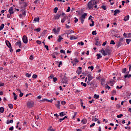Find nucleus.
<instances>
[{"mask_svg": "<svg viewBox=\"0 0 131 131\" xmlns=\"http://www.w3.org/2000/svg\"><path fill=\"white\" fill-rule=\"evenodd\" d=\"M98 4V2L96 0H91L88 4V7L89 10H93L94 6Z\"/></svg>", "mask_w": 131, "mask_h": 131, "instance_id": "f257e3e1", "label": "nucleus"}, {"mask_svg": "<svg viewBox=\"0 0 131 131\" xmlns=\"http://www.w3.org/2000/svg\"><path fill=\"white\" fill-rule=\"evenodd\" d=\"M101 53L103 54V56H107V55H110L111 54L110 50L108 49H105V50L102 49L101 51Z\"/></svg>", "mask_w": 131, "mask_h": 131, "instance_id": "f03ea898", "label": "nucleus"}, {"mask_svg": "<svg viewBox=\"0 0 131 131\" xmlns=\"http://www.w3.org/2000/svg\"><path fill=\"white\" fill-rule=\"evenodd\" d=\"M27 106L28 108H32L34 106V102L33 101H30L27 103Z\"/></svg>", "mask_w": 131, "mask_h": 131, "instance_id": "7ed1b4c3", "label": "nucleus"}, {"mask_svg": "<svg viewBox=\"0 0 131 131\" xmlns=\"http://www.w3.org/2000/svg\"><path fill=\"white\" fill-rule=\"evenodd\" d=\"M23 41L24 43H27V42H28V39H27V36H26V35L23 36Z\"/></svg>", "mask_w": 131, "mask_h": 131, "instance_id": "20e7f679", "label": "nucleus"}, {"mask_svg": "<svg viewBox=\"0 0 131 131\" xmlns=\"http://www.w3.org/2000/svg\"><path fill=\"white\" fill-rule=\"evenodd\" d=\"M60 17H61V14L57 13L54 16V20H59L60 19Z\"/></svg>", "mask_w": 131, "mask_h": 131, "instance_id": "39448f33", "label": "nucleus"}, {"mask_svg": "<svg viewBox=\"0 0 131 131\" xmlns=\"http://www.w3.org/2000/svg\"><path fill=\"white\" fill-rule=\"evenodd\" d=\"M9 13L10 15H13V14H14V9H13V7H11L9 8Z\"/></svg>", "mask_w": 131, "mask_h": 131, "instance_id": "423d86ee", "label": "nucleus"}, {"mask_svg": "<svg viewBox=\"0 0 131 131\" xmlns=\"http://www.w3.org/2000/svg\"><path fill=\"white\" fill-rule=\"evenodd\" d=\"M88 80H89V81H91L92 80V79H93V77L92 76V74H89L88 75Z\"/></svg>", "mask_w": 131, "mask_h": 131, "instance_id": "0eeeda50", "label": "nucleus"}, {"mask_svg": "<svg viewBox=\"0 0 131 131\" xmlns=\"http://www.w3.org/2000/svg\"><path fill=\"white\" fill-rule=\"evenodd\" d=\"M53 31L55 33H56L57 34H58V33H59V32H60V28H58L57 30L54 28L53 29Z\"/></svg>", "mask_w": 131, "mask_h": 131, "instance_id": "6e6552de", "label": "nucleus"}, {"mask_svg": "<svg viewBox=\"0 0 131 131\" xmlns=\"http://www.w3.org/2000/svg\"><path fill=\"white\" fill-rule=\"evenodd\" d=\"M22 43L21 42V41H18V42H16L15 43V46H19V48H21V47H22Z\"/></svg>", "mask_w": 131, "mask_h": 131, "instance_id": "1a4fd4ad", "label": "nucleus"}, {"mask_svg": "<svg viewBox=\"0 0 131 131\" xmlns=\"http://www.w3.org/2000/svg\"><path fill=\"white\" fill-rule=\"evenodd\" d=\"M114 16H116V15H117V14H119L120 13V10H118V9H117V10H115L114 12Z\"/></svg>", "mask_w": 131, "mask_h": 131, "instance_id": "9d476101", "label": "nucleus"}, {"mask_svg": "<svg viewBox=\"0 0 131 131\" xmlns=\"http://www.w3.org/2000/svg\"><path fill=\"white\" fill-rule=\"evenodd\" d=\"M57 103L55 104V106L58 108V109H60V101H57Z\"/></svg>", "mask_w": 131, "mask_h": 131, "instance_id": "9b49d317", "label": "nucleus"}, {"mask_svg": "<svg viewBox=\"0 0 131 131\" xmlns=\"http://www.w3.org/2000/svg\"><path fill=\"white\" fill-rule=\"evenodd\" d=\"M88 122V120L86 119H83L81 121V123L83 124H86V123Z\"/></svg>", "mask_w": 131, "mask_h": 131, "instance_id": "f8f14e48", "label": "nucleus"}, {"mask_svg": "<svg viewBox=\"0 0 131 131\" xmlns=\"http://www.w3.org/2000/svg\"><path fill=\"white\" fill-rule=\"evenodd\" d=\"M6 44L7 47H8V48H11V47H12V45H11V43H10V42L8 40L6 41Z\"/></svg>", "mask_w": 131, "mask_h": 131, "instance_id": "ddd939ff", "label": "nucleus"}, {"mask_svg": "<svg viewBox=\"0 0 131 131\" xmlns=\"http://www.w3.org/2000/svg\"><path fill=\"white\" fill-rule=\"evenodd\" d=\"M128 20H129V15H127V16H125V17L124 18V21L126 22V21H128Z\"/></svg>", "mask_w": 131, "mask_h": 131, "instance_id": "4468645a", "label": "nucleus"}, {"mask_svg": "<svg viewBox=\"0 0 131 131\" xmlns=\"http://www.w3.org/2000/svg\"><path fill=\"white\" fill-rule=\"evenodd\" d=\"M91 22H92V24H90V26L91 27H93V26H95V21H94L93 19H91Z\"/></svg>", "mask_w": 131, "mask_h": 131, "instance_id": "2eb2a0df", "label": "nucleus"}, {"mask_svg": "<svg viewBox=\"0 0 131 131\" xmlns=\"http://www.w3.org/2000/svg\"><path fill=\"white\" fill-rule=\"evenodd\" d=\"M101 83L102 85H104V84H105V78L101 79Z\"/></svg>", "mask_w": 131, "mask_h": 131, "instance_id": "dca6fc26", "label": "nucleus"}, {"mask_svg": "<svg viewBox=\"0 0 131 131\" xmlns=\"http://www.w3.org/2000/svg\"><path fill=\"white\" fill-rule=\"evenodd\" d=\"M86 16H88V14L84 13L81 15V18H82L83 19H85V17H86Z\"/></svg>", "mask_w": 131, "mask_h": 131, "instance_id": "f3484780", "label": "nucleus"}, {"mask_svg": "<svg viewBox=\"0 0 131 131\" xmlns=\"http://www.w3.org/2000/svg\"><path fill=\"white\" fill-rule=\"evenodd\" d=\"M67 18H68V17L64 16V17L61 20V23H64V22H65V21H66Z\"/></svg>", "mask_w": 131, "mask_h": 131, "instance_id": "a211bd4d", "label": "nucleus"}, {"mask_svg": "<svg viewBox=\"0 0 131 131\" xmlns=\"http://www.w3.org/2000/svg\"><path fill=\"white\" fill-rule=\"evenodd\" d=\"M122 45V43H121V41H119L117 43L118 48H119V47H121Z\"/></svg>", "mask_w": 131, "mask_h": 131, "instance_id": "6ab92c4d", "label": "nucleus"}, {"mask_svg": "<svg viewBox=\"0 0 131 131\" xmlns=\"http://www.w3.org/2000/svg\"><path fill=\"white\" fill-rule=\"evenodd\" d=\"M13 95L14 96V100H17V99H18V96L16 95V93H15L14 92L13 93Z\"/></svg>", "mask_w": 131, "mask_h": 131, "instance_id": "aec40b11", "label": "nucleus"}, {"mask_svg": "<svg viewBox=\"0 0 131 131\" xmlns=\"http://www.w3.org/2000/svg\"><path fill=\"white\" fill-rule=\"evenodd\" d=\"M62 39H63L62 36H61L60 35L58 36V39L57 40V41H58V42H61V40H62Z\"/></svg>", "mask_w": 131, "mask_h": 131, "instance_id": "412c9836", "label": "nucleus"}, {"mask_svg": "<svg viewBox=\"0 0 131 131\" xmlns=\"http://www.w3.org/2000/svg\"><path fill=\"white\" fill-rule=\"evenodd\" d=\"M48 131H55V130H56V129L52 128V127L51 126H50V127L48 129Z\"/></svg>", "mask_w": 131, "mask_h": 131, "instance_id": "4be33fe9", "label": "nucleus"}, {"mask_svg": "<svg viewBox=\"0 0 131 131\" xmlns=\"http://www.w3.org/2000/svg\"><path fill=\"white\" fill-rule=\"evenodd\" d=\"M34 22H39V17H36L34 19Z\"/></svg>", "mask_w": 131, "mask_h": 131, "instance_id": "5701e85b", "label": "nucleus"}, {"mask_svg": "<svg viewBox=\"0 0 131 131\" xmlns=\"http://www.w3.org/2000/svg\"><path fill=\"white\" fill-rule=\"evenodd\" d=\"M4 111H5V108L3 107H0V112H1V113H4Z\"/></svg>", "mask_w": 131, "mask_h": 131, "instance_id": "b1692460", "label": "nucleus"}, {"mask_svg": "<svg viewBox=\"0 0 131 131\" xmlns=\"http://www.w3.org/2000/svg\"><path fill=\"white\" fill-rule=\"evenodd\" d=\"M40 102H51V101H50L49 100H48L46 98L40 100Z\"/></svg>", "mask_w": 131, "mask_h": 131, "instance_id": "393cba45", "label": "nucleus"}, {"mask_svg": "<svg viewBox=\"0 0 131 131\" xmlns=\"http://www.w3.org/2000/svg\"><path fill=\"white\" fill-rule=\"evenodd\" d=\"M96 56H97V60H99V59H100V58H102V56L101 54H97Z\"/></svg>", "mask_w": 131, "mask_h": 131, "instance_id": "a878e982", "label": "nucleus"}, {"mask_svg": "<svg viewBox=\"0 0 131 131\" xmlns=\"http://www.w3.org/2000/svg\"><path fill=\"white\" fill-rule=\"evenodd\" d=\"M77 38L75 37V36H72L71 37H70V39L71 40H73V39H77Z\"/></svg>", "mask_w": 131, "mask_h": 131, "instance_id": "bb28decb", "label": "nucleus"}, {"mask_svg": "<svg viewBox=\"0 0 131 131\" xmlns=\"http://www.w3.org/2000/svg\"><path fill=\"white\" fill-rule=\"evenodd\" d=\"M59 114H60L59 115L60 116H65V115H66V114H65V113L63 112L60 113Z\"/></svg>", "mask_w": 131, "mask_h": 131, "instance_id": "cd10ccee", "label": "nucleus"}, {"mask_svg": "<svg viewBox=\"0 0 131 131\" xmlns=\"http://www.w3.org/2000/svg\"><path fill=\"white\" fill-rule=\"evenodd\" d=\"M4 27H5V25L4 24H2L0 26V31L3 30V29H4Z\"/></svg>", "mask_w": 131, "mask_h": 131, "instance_id": "c85d7f7f", "label": "nucleus"}, {"mask_svg": "<svg viewBox=\"0 0 131 131\" xmlns=\"http://www.w3.org/2000/svg\"><path fill=\"white\" fill-rule=\"evenodd\" d=\"M124 77H125V78H130V77H131V75L130 74H129V75H127V74H126V75H125L124 76Z\"/></svg>", "mask_w": 131, "mask_h": 131, "instance_id": "c756f323", "label": "nucleus"}, {"mask_svg": "<svg viewBox=\"0 0 131 131\" xmlns=\"http://www.w3.org/2000/svg\"><path fill=\"white\" fill-rule=\"evenodd\" d=\"M81 85H82L83 86H84V88H86V83H83V82H81Z\"/></svg>", "mask_w": 131, "mask_h": 131, "instance_id": "7c9ffc66", "label": "nucleus"}, {"mask_svg": "<svg viewBox=\"0 0 131 131\" xmlns=\"http://www.w3.org/2000/svg\"><path fill=\"white\" fill-rule=\"evenodd\" d=\"M53 11H54V13L55 14H56V13H57V11H58V7H55V8L54 9Z\"/></svg>", "mask_w": 131, "mask_h": 131, "instance_id": "2f4dec72", "label": "nucleus"}, {"mask_svg": "<svg viewBox=\"0 0 131 131\" xmlns=\"http://www.w3.org/2000/svg\"><path fill=\"white\" fill-rule=\"evenodd\" d=\"M94 98L95 99H99V98H100V96H99V95L95 94Z\"/></svg>", "mask_w": 131, "mask_h": 131, "instance_id": "473e14b6", "label": "nucleus"}, {"mask_svg": "<svg viewBox=\"0 0 131 131\" xmlns=\"http://www.w3.org/2000/svg\"><path fill=\"white\" fill-rule=\"evenodd\" d=\"M26 76L27 77H31V74L26 73Z\"/></svg>", "mask_w": 131, "mask_h": 131, "instance_id": "72a5a7b5", "label": "nucleus"}, {"mask_svg": "<svg viewBox=\"0 0 131 131\" xmlns=\"http://www.w3.org/2000/svg\"><path fill=\"white\" fill-rule=\"evenodd\" d=\"M40 30H41V29L39 28L34 29V31H37V32H39V31H40Z\"/></svg>", "mask_w": 131, "mask_h": 131, "instance_id": "f704fd0d", "label": "nucleus"}, {"mask_svg": "<svg viewBox=\"0 0 131 131\" xmlns=\"http://www.w3.org/2000/svg\"><path fill=\"white\" fill-rule=\"evenodd\" d=\"M92 34L93 35H97V32H96V31H93L92 33Z\"/></svg>", "mask_w": 131, "mask_h": 131, "instance_id": "c9c22d12", "label": "nucleus"}, {"mask_svg": "<svg viewBox=\"0 0 131 131\" xmlns=\"http://www.w3.org/2000/svg\"><path fill=\"white\" fill-rule=\"evenodd\" d=\"M130 41H131V39H126V42H127V45H129V42H130Z\"/></svg>", "mask_w": 131, "mask_h": 131, "instance_id": "e433bc0d", "label": "nucleus"}, {"mask_svg": "<svg viewBox=\"0 0 131 131\" xmlns=\"http://www.w3.org/2000/svg\"><path fill=\"white\" fill-rule=\"evenodd\" d=\"M95 45L96 46H101V43L98 41H96V42L95 43Z\"/></svg>", "mask_w": 131, "mask_h": 131, "instance_id": "4c0bfd02", "label": "nucleus"}, {"mask_svg": "<svg viewBox=\"0 0 131 131\" xmlns=\"http://www.w3.org/2000/svg\"><path fill=\"white\" fill-rule=\"evenodd\" d=\"M8 106L10 109H13V105L12 104H9Z\"/></svg>", "mask_w": 131, "mask_h": 131, "instance_id": "58836bf2", "label": "nucleus"}, {"mask_svg": "<svg viewBox=\"0 0 131 131\" xmlns=\"http://www.w3.org/2000/svg\"><path fill=\"white\" fill-rule=\"evenodd\" d=\"M82 69V68L79 67L78 68V70L76 71V72H77V71H81V70Z\"/></svg>", "mask_w": 131, "mask_h": 131, "instance_id": "ea45409f", "label": "nucleus"}, {"mask_svg": "<svg viewBox=\"0 0 131 131\" xmlns=\"http://www.w3.org/2000/svg\"><path fill=\"white\" fill-rule=\"evenodd\" d=\"M74 62H75V63H78V62H79V61L78 60V59H77V58H75L74 59Z\"/></svg>", "mask_w": 131, "mask_h": 131, "instance_id": "a19ab883", "label": "nucleus"}, {"mask_svg": "<svg viewBox=\"0 0 131 131\" xmlns=\"http://www.w3.org/2000/svg\"><path fill=\"white\" fill-rule=\"evenodd\" d=\"M116 94V90H113L112 92L113 96H114Z\"/></svg>", "mask_w": 131, "mask_h": 131, "instance_id": "79ce46f5", "label": "nucleus"}, {"mask_svg": "<svg viewBox=\"0 0 131 131\" xmlns=\"http://www.w3.org/2000/svg\"><path fill=\"white\" fill-rule=\"evenodd\" d=\"M101 8L104 10V11H105V10H107V8L105 6H101Z\"/></svg>", "mask_w": 131, "mask_h": 131, "instance_id": "37998d69", "label": "nucleus"}, {"mask_svg": "<svg viewBox=\"0 0 131 131\" xmlns=\"http://www.w3.org/2000/svg\"><path fill=\"white\" fill-rule=\"evenodd\" d=\"M89 69H91L92 71H93V70H94V66H92L91 67H88Z\"/></svg>", "mask_w": 131, "mask_h": 131, "instance_id": "c03bdc74", "label": "nucleus"}, {"mask_svg": "<svg viewBox=\"0 0 131 131\" xmlns=\"http://www.w3.org/2000/svg\"><path fill=\"white\" fill-rule=\"evenodd\" d=\"M32 77H33V78H34V79L37 78V75H36V74H34V75H33Z\"/></svg>", "mask_w": 131, "mask_h": 131, "instance_id": "a18cd8bd", "label": "nucleus"}, {"mask_svg": "<svg viewBox=\"0 0 131 131\" xmlns=\"http://www.w3.org/2000/svg\"><path fill=\"white\" fill-rule=\"evenodd\" d=\"M78 45H81V46H83V45H84V43H83V42L82 41H81V42H78Z\"/></svg>", "mask_w": 131, "mask_h": 131, "instance_id": "49530a36", "label": "nucleus"}, {"mask_svg": "<svg viewBox=\"0 0 131 131\" xmlns=\"http://www.w3.org/2000/svg\"><path fill=\"white\" fill-rule=\"evenodd\" d=\"M110 45H115V42H114V40H112L111 41Z\"/></svg>", "mask_w": 131, "mask_h": 131, "instance_id": "de8ad7c7", "label": "nucleus"}, {"mask_svg": "<svg viewBox=\"0 0 131 131\" xmlns=\"http://www.w3.org/2000/svg\"><path fill=\"white\" fill-rule=\"evenodd\" d=\"M122 116H123V115L122 114H120L119 115L117 116V118H121V117H122Z\"/></svg>", "mask_w": 131, "mask_h": 131, "instance_id": "09e8293b", "label": "nucleus"}, {"mask_svg": "<svg viewBox=\"0 0 131 131\" xmlns=\"http://www.w3.org/2000/svg\"><path fill=\"white\" fill-rule=\"evenodd\" d=\"M58 80V79L56 77L53 78L54 82H56Z\"/></svg>", "mask_w": 131, "mask_h": 131, "instance_id": "8fccbe9b", "label": "nucleus"}, {"mask_svg": "<svg viewBox=\"0 0 131 131\" xmlns=\"http://www.w3.org/2000/svg\"><path fill=\"white\" fill-rule=\"evenodd\" d=\"M36 43H38V45H41V41H39V40H37L36 41Z\"/></svg>", "mask_w": 131, "mask_h": 131, "instance_id": "3c124183", "label": "nucleus"}, {"mask_svg": "<svg viewBox=\"0 0 131 131\" xmlns=\"http://www.w3.org/2000/svg\"><path fill=\"white\" fill-rule=\"evenodd\" d=\"M60 53H61V54H66V53H65V51H64L63 50H60Z\"/></svg>", "mask_w": 131, "mask_h": 131, "instance_id": "603ef678", "label": "nucleus"}, {"mask_svg": "<svg viewBox=\"0 0 131 131\" xmlns=\"http://www.w3.org/2000/svg\"><path fill=\"white\" fill-rule=\"evenodd\" d=\"M23 95H24L23 93L20 92V94H19L20 98H22V97H23Z\"/></svg>", "mask_w": 131, "mask_h": 131, "instance_id": "864d4df0", "label": "nucleus"}, {"mask_svg": "<svg viewBox=\"0 0 131 131\" xmlns=\"http://www.w3.org/2000/svg\"><path fill=\"white\" fill-rule=\"evenodd\" d=\"M81 107H82V108H83V109H85V106H83V102H81Z\"/></svg>", "mask_w": 131, "mask_h": 131, "instance_id": "5fc2aeb1", "label": "nucleus"}, {"mask_svg": "<svg viewBox=\"0 0 131 131\" xmlns=\"http://www.w3.org/2000/svg\"><path fill=\"white\" fill-rule=\"evenodd\" d=\"M126 72V68H124L122 70V73H125Z\"/></svg>", "mask_w": 131, "mask_h": 131, "instance_id": "6e6d98bb", "label": "nucleus"}, {"mask_svg": "<svg viewBox=\"0 0 131 131\" xmlns=\"http://www.w3.org/2000/svg\"><path fill=\"white\" fill-rule=\"evenodd\" d=\"M74 19H75V20H74L75 23H77V22H78V19H77V18L74 17Z\"/></svg>", "mask_w": 131, "mask_h": 131, "instance_id": "4d7b16f0", "label": "nucleus"}, {"mask_svg": "<svg viewBox=\"0 0 131 131\" xmlns=\"http://www.w3.org/2000/svg\"><path fill=\"white\" fill-rule=\"evenodd\" d=\"M9 130H14V126H11L9 128Z\"/></svg>", "mask_w": 131, "mask_h": 131, "instance_id": "13d9d810", "label": "nucleus"}, {"mask_svg": "<svg viewBox=\"0 0 131 131\" xmlns=\"http://www.w3.org/2000/svg\"><path fill=\"white\" fill-rule=\"evenodd\" d=\"M45 46V48H46V50H47V51H49V46H48V45H45V46Z\"/></svg>", "mask_w": 131, "mask_h": 131, "instance_id": "bf43d9fd", "label": "nucleus"}, {"mask_svg": "<svg viewBox=\"0 0 131 131\" xmlns=\"http://www.w3.org/2000/svg\"><path fill=\"white\" fill-rule=\"evenodd\" d=\"M61 103L62 104V105H65V104H66V101H62Z\"/></svg>", "mask_w": 131, "mask_h": 131, "instance_id": "052dcab7", "label": "nucleus"}, {"mask_svg": "<svg viewBox=\"0 0 131 131\" xmlns=\"http://www.w3.org/2000/svg\"><path fill=\"white\" fill-rule=\"evenodd\" d=\"M117 89L120 90L121 89H122V86H121L119 87V86L117 85L116 87Z\"/></svg>", "mask_w": 131, "mask_h": 131, "instance_id": "680f3d73", "label": "nucleus"}, {"mask_svg": "<svg viewBox=\"0 0 131 131\" xmlns=\"http://www.w3.org/2000/svg\"><path fill=\"white\" fill-rule=\"evenodd\" d=\"M66 27L67 29H69L70 28V26H69L67 24H66Z\"/></svg>", "mask_w": 131, "mask_h": 131, "instance_id": "e2e57ef3", "label": "nucleus"}, {"mask_svg": "<svg viewBox=\"0 0 131 131\" xmlns=\"http://www.w3.org/2000/svg\"><path fill=\"white\" fill-rule=\"evenodd\" d=\"M54 75L51 74L50 76L49 77V78H54Z\"/></svg>", "mask_w": 131, "mask_h": 131, "instance_id": "0e129e2a", "label": "nucleus"}, {"mask_svg": "<svg viewBox=\"0 0 131 131\" xmlns=\"http://www.w3.org/2000/svg\"><path fill=\"white\" fill-rule=\"evenodd\" d=\"M77 73L79 75L80 74H81V71H77Z\"/></svg>", "mask_w": 131, "mask_h": 131, "instance_id": "69168bd1", "label": "nucleus"}, {"mask_svg": "<svg viewBox=\"0 0 131 131\" xmlns=\"http://www.w3.org/2000/svg\"><path fill=\"white\" fill-rule=\"evenodd\" d=\"M30 60H33V59H34L33 56L31 55L30 56Z\"/></svg>", "mask_w": 131, "mask_h": 131, "instance_id": "338daca9", "label": "nucleus"}, {"mask_svg": "<svg viewBox=\"0 0 131 131\" xmlns=\"http://www.w3.org/2000/svg\"><path fill=\"white\" fill-rule=\"evenodd\" d=\"M67 12H70V7H68V9L67 10Z\"/></svg>", "mask_w": 131, "mask_h": 131, "instance_id": "774afa93", "label": "nucleus"}]
</instances>
